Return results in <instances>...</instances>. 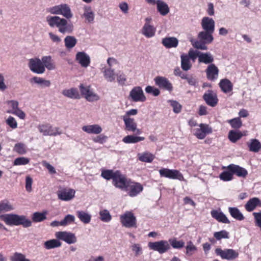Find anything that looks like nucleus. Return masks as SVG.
I'll list each match as a JSON object with an SVG mask.
<instances>
[{
	"mask_svg": "<svg viewBox=\"0 0 261 261\" xmlns=\"http://www.w3.org/2000/svg\"><path fill=\"white\" fill-rule=\"evenodd\" d=\"M29 67L32 72L37 74H42L45 70L42 60L38 58L31 59L29 60Z\"/></svg>",
	"mask_w": 261,
	"mask_h": 261,
	"instance_id": "9",
	"label": "nucleus"
},
{
	"mask_svg": "<svg viewBox=\"0 0 261 261\" xmlns=\"http://www.w3.org/2000/svg\"><path fill=\"white\" fill-rule=\"evenodd\" d=\"M82 130L88 134H99L102 132V129L98 124H92L83 126Z\"/></svg>",
	"mask_w": 261,
	"mask_h": 261,
	"instance_id": "25",
	"label": "nucleus"
},
{
	"mask_svg": "<svg viewBox=\"0 0 261 261\" xmlns=\"http://www.w3.org/2000/svg\"><path fill=\"white\" fill-rule=\"evenodd\" d=\"M199 126L200 128L196 129L194 134L198 139H203L207 134L212 133V129L208 124L201 123Z\"/></svg>",
	"mask_w": 261,
	"mask_h": 261,
	"instance_id": "14",
	"label": "nucleus"
},
{
	"mask_svg": "<svg viewBox=\"0 0 261 261\" xmlns=\"http://www.w3.org/2000/svg\"><path fill=\"white\" fill-rule=\"evenodd\" d=\"M41 60L44 67H46L48 70H51L55 69L56 66L50 56L43 57Z\"/></svg>",
	"mask_w": 261,
	"mask_h": 261,
	"instance_id": "36",
	"label": "nucleus"
},
{
	"mask_svg": "<svg viewBox=\"0 0 261 261\" xmlns=\"http://www.w3.org/2000/svg\"><path fill=\"white\" fill-rule=\"evenodd\" d=\"M13 150L19 154H24L27 151L26 145L22 143H16L14 147Z\"/></svg>",
	"mask_w": 261,
	"mask_h": 261,
	"instance_id": "53",
	"label": "nucleus"
},
{
	"mask_svg": "<svg viewBox=\"0 0 261 261\" xmlns=\"http://www.w3.org/2000/svg\"><path fill=\"white\" fill-rule=\"evenodd\" d=\"M186 249V255L188 256H192L193 253L197 251V247L191 241H190L187 242Z\"/></svg>",
	"mask_w": 261,
	"mask_h": 261,
	"instance_id": "55",
	"label": "nucleus"
},
{
	"mask_svg": "<svg viewBox=\"0 0 261 261\" xmlns=\"http://www.w3.org/2000/svg\"><path fill=\"white\" fill-rule=\"evenodd\" d=\"M168 242L170 243V245L174 249H180L185 246V242L183 240L178 241L176 238L170 239L169 240Z\"/></svg>",
	"mask_w": 261,
	"mask_h": 261,
	"instance_id": "51",
	"label": "nucleus"
},
{
	"mask_svg": "<svg viewBox=\"0 0 261 261\" xmlns=\"http://www.w3.org/2000/svg\"><path fill=\"white\" fill-rule=\"evenodd\" d=\"M206 43H205L202 40H197L194 42V43L193 44V46L198 49L201 50H206L207 49V46H206Z\"/></svg>",
	"mask_w": 261,
	"mask_h": 261,
	"instance_id": "61",
	"label": "nucleus"
},
{
	"mask_svg": "<svg viewBox=\"0 0 261 261\" xmlns=\"http://www.w3.org/2000/svg\"><path fill=\"white\" fill-rule=\"evenodd\" d=\"M42 164L43 167L48 170V171L50 174H54L56 173L55 168L46 161H43L42 162Z\"/></svg>",
	"mask_w": 261,
	"mask_h": 261,
	"instance_id": "63",
	"label": "nucleus"
},
{
	"mask_svg": "<svg viewBox=\"0 0 261 261\" xmlns=\"http://www.w3.org/2000/svg\"><path fill=\"white\" fill-rule=\"evenodd\" d=\"M227 122L234 129H239L242 126V121L240 117L228 120Z\"/></svg>",
	"mask_w": 261,
	"mask_h": 261,
	"instance_id": "52",
	"label": "nucleus"
},
{
	"mask_svg": "<svg viewBox=\"0 0 261 261\" xmlns=\"http://www.w3.org/2000/svg\"><path fill=\"white\" fill-rule=\"evenodd\" d=\"M138 156L139 161L145 163H151L155 158L154 154L148 151L139 153Z\"/></svg>",
	"mask_w": 261,
	"mask_h": 261,
	"instance_id": "31",
	"label": "nucleus"
},
{
	"mask_svg": "<svg viewBox=\"0 0 261 261\" xmlns=\"http://www.w3.org/2000/svg\"><path fill=\"white\" fill-rule=\"evenodd\" d=\"M215 253L220 256L223 259L229 260H233L239 256V253L232 249H225L222 250L217 248L215 249Z\"/></svg>",
	"mask_w": 261,
	"mask_h": 261,
	"instance_id": "7",
	"label": "nucleus"
},
{
	"mask_svg": "<svg viewBox=\"0 0 261 261\" xmlns=\"http://www.w3.org/2000/svg\"><path fill=\"white\" fill-rule=\"evenodd\" d=\"M203 99L207 105L212 107H215L218 102L217 94L212 90H207L203 94Z\"/></svg>",
	"mask_w": 261,
	"mask_h": 261,
	"instance_id": "13",
	"label": "nucleus"
},
{
	"mask_svg": "<svg viewBox=\"0 0 261 261\" xmlns=\"http://www.w3.org/2000/svg\"><path fill=\"white\" fill-rule=\"evenodd\" d=\"M76 216L80 221L85 224L89 223L91 219V215L83 211H77Z\"/></svg>",
	"mask_w": 261,
	"mask_h": 261,
	"instance_id": "43",
	"label": "nucleus"
},
{
	"mask_svg": "<svg viewBox=\"0 0 261 261\" xmlns=\"http://www.w3.org/2000/svg\"><path fill=\"white\" fill-rule=\"evenodd\" d=\"M14 207L10 202L5 199L0 202V213L13 210Z\"/></svg>",
	"mask_w": 261,
	"mask_h": 261,
	"instance_id": "47",
	"label": "nucleus"
},
{
	"mask_svg": "<svg viewBox=\"0 0 261 261\" xmlns=\"http://www.w3.org/2000/svg\"><path fill=\"white\" fill-rule=\"evenodd\" d=\"M125 125V129L128 132H136L137 134H141L140 129L137 128V123L132 118L122 117Z\"/></svg>",
	"mask_w": 261,
	"mask_h": 261,
	"instance_id": "16",
	"label": "nucleus"
},
{
	"mask_svg": "<svg viewBox=\"0 0 261 261\" xmlns=\"http://www.w3.org/2000/svg\"><path fill=\"white\" fill-rule=\"evenodd\" d=\"M31 83H36L40 85L42 87H49L51 83L50 81L45 80L40 77L34 76L30 79Z\"/></svg>",
	"mask_w": 261,
	"mask_h": 261,
	"instance_id": "34",
	"label": "nucleus"
},
{
	"mask_svg": "<svg viewBox=\"0 0 261 261\" xmlns=\"http://www.w3.org/2000/svg\"><path fill=\"white\" fill-rule=\"evenodd\" d=\"M0 219L10 226L22 225L23 227H29L32 225V222L24 215L10 214L0 215Z\"/></svg>",
	"mask_w": 261,
	"mask_h": 261,
	"instance_id": "1",
	"label": "nucleus"
},
{
	"mask_svg": "<svg viewBox=\"0 0 261 261\" xmlns=\"http://www.w3.org/2000/svg\"><path fill=\"white\" fill-rule=\"evenodd\" d=\"M230 165V171L232 172L233 175L234 174L240 177H246L248 171L246 169L233 164H231Z\"/></svg>",
	"mask_w": 261,
	"mask_h": 261,
	"instance_id": "20",
	"label": "nucleus"
},
{
	"mask_svg": "<svg viewBox=\"0 0 261 261\" xmlns=\"http://www.w3.org/2000/svg\"><path fill=\"white\" fill-rule=\"evenodd\" d=\"M120 222L126 228H137V221L134 214L132 211H126L120 216Z\"/></svg>",
	"mask_w": 261,
	"mask_h": 261,
	"instance_id": "3",
	"label": "nucleus"
},
{
	"mask_svg": "<svg viewBox=\"0 0 261 261\" xmlns=\"http://www.w3.org/2000/svg\"><path fill=\"white\" fill-rule=\"evenodd\" d=\"M230 165L222 167V169H225L226 170L221 172L219 175V177L221 180L224 181H228L233 179V176L232 172L230 171Z\"/></svg>",
	"mask_w": 261,
	"mask_h": 261,
	"instance_id": "27",
	"label": "nucleus"
},
{
	"mask_svg": "<svg viewBox=\"0 0 261 261\" xmlns=\"http://www.w3.org/2000/svg\"><path fill=\"white\" fill-rule=\"evenodd\" d=\"M128 188H129L128 194L130 197L136 196L143 190L142 185L139 182H129Z\"/></svg>",
	"mask_w": 261,
	"mask_h": 261,
	"instance_id": "21",
	"label": "nucleus"
},
{
	"mask_svg": "<svg viewBox=\"0 0 261 261\" xmlns=\"http://www.w3.org/2000/svg\"><path fill=\"white\" fill-rule=\"evenodd\" d=\"M80 89L81 94L84 95L88 101H93L98 99V96L96 94H94L90 90L89 86L85 87L83 84H81Z\"/></svg>",
	"mask_w": 261,
	"mask_h": 261,
	"instance_id": "18",
	"label": "nucleus"
},
{
	"mask_svg": "<svg viewBox=\"0 0 261 261\" xmlns=\"http://www.w3.org/2000/svg\"><path fill=\"white\" fill-rule=\"evenodd\" d=\"M228 211L231 216L237 220L242 221L245 219L243 215L237 207H230Z\"/></svg>",
	"mask_w": 261,
	"mask_h": 261,
	"instance_id": "33",
	"label": "nucleus"
},
{
	"mask_svg": "<svg viewBox=\"0 0 261 261\" xmlns=\"http://www.w3.org/2000/svg\"><path fill=\"white\" fill-rule=\"evenodd\" d=\"M162 43L167 48L176 47L178 44V41L175 37H165L162 39Z\"/></svg>",
	"mask_w": 261,
	"mask_h": 261,
	"instance_id": "28",
	"label": "nucleus"
},
{
	"mask_svg": "<svg viewBox=\"0 0 261 261\" xmlns=\"http://www.w3.org/2000/svg\"><path fill=\"white\" fill-rule=\"evenodd\" d=\"M75 218L74 216L71 215H67L65 217L64 219L61 221V226H66L73 223L74 221Z\"/></svg>",
	"mask_w": 261,
	"mask_h": 261,
	"instance_id": "60",
	"label": "nucleus"
},
{
	"mask_svg": "<svg viewBox=\"0 0 261 261\" xmlns=\"http://www.w3.org/2000/svg\"><path fill=\"white\" fill-rule=\"evenodd\" d=\"M214 32L205 31L200 32L198 34V38L200 40H202L206 43H210L213 41L214 39L212 36V34Z\"/></svg>",
	"mask_w": 261,
	"mask_h": 261,
	"instance_id": "32",
	"label": "nucleus"
},
{
	"mask_svg": "<svg viewBox=\"0 0 261 261\" xmlns=\"http://www.w3.org/2000/svg\"><path fill=\"white\" fill-rule=\"evenodd\" d=\"M247 144L250 151L257 152L261 149V143L256 139H251L250 142L248 143Z\"/></svg>",
	"mask_w": 261,
	"mask_h": 261,
	"instance_id": "35",
	"label": "nucleus"
},
{
	"mask_svg": "<svg viewBox=\"0 0 261 261\" xmlns=\"http://www.w3.org/2000/svg\"><path fill=\"white\" fill-rule=\"evenodd\" d=\"M156 85L160 88L171 92L173 90V86L169 81L165 77L158 76L154 79Z\"/></svg>",
	"mask_w": 261,
	"mask_h": 261,
	"instance_id": "15",
	"label": "nucleus"
},
{
	"mask_svg": "<svg viewBox=\"0 0 261 261\" xmlns=\"http://www.w3.org/2000/svg\"><path fill=\"white\" fill-rule=\"evenodd\" d=\"M181 67L185 71L190 70L192 67L189 57L187 54H182L181 55Z\"/></svg>",
	"mask_w": 261,
	"mask_h": 261,
	"instance_id": "37",
	"label": "nucleus"
},
{
	"mask_svg": "<svg viewBox=\"0 0 261 261\" xmlns=\"http://www.w3.org/2000/svg\"><path fill=\"white\" fill-rule=\"evenodd\" d=\"M100 220L105 222H109L112 219V216L107 210H103L99 212Z\"/></svg>",
	"mask_w": 261,
	"mask_h": 261,
	"instance_id": "54",
	"label": "nucleus"
},
{
	"mask_svg": "<svg viewBox=\"0 0 261 261\" xmlns=\"http://www.w3.org/2000/svg\"><path fill=\"white\" fill-rule=\"evenodd\" d=\"M103 72L105 78L108 82H112L115 81V74L113 69H112L111 68H107L105 69Z\"/></svg>",
	"mask_w": 261,
	"mask_h": 261,
	"instance_id": "50",
	"label": "nucleus"
},
{
	"mask_svg": "<svg viewBox=\"0 0 261 261\" xmlns=\"http://www.w3.org/2000/svg\"><path fill=\"white\" fill-rule=\"evenodd\" d=\"M156 28L148 23H145L142 29V33L147 38H151L154 36Z\"/></svg>",
	"mask_w": 261,
	"mask_h": 261,
	"instance_id": "26",
	"label": "nucleus"
},
{
	"mask_svg": "<svg viewBox=\"0 0 261 261\" xmlns=\"http://www.w3.org/2000/svg\"><path fill=\"white\" fill-rule=\"evenodd\" d=\"M75 194V191L70 188H62L57 191L58 197L63 201H69L72 199Z\"/></svg>",
	"mask_w": 261,
	"mask_h": 261,
	"instance_id": "10",
	"label": "nucleus"
},
{
	"mask_svg": "<svg viewBox=\"0 0 261 261\" xmlns=\"http://www.w3.org/2000/svg\"><path fill=\"white\" fill-rule=\"evenodd\" d=\"M211 214L213 218L219 222L225 224H229L230 223L226 216L220 210H213L211 211Z\"/></svg>",
	"mask_w": 261,
	"mask_h": 261,
	"instance_id": "22",
	"label": "nucleus"
},
{
	"mask_svg": "<svg viewBox=\"0 0 261 261\" xmlns=\"http://www.w3.org/2000/svg\"><path fill=\"white\" fill-rule=\"evenodd\" d=\"M61 245V243L58 240L52 239L45 242L44 247L45 249L49 250L60 247Z\"/></svg>",
	"mask_w": 261,
	"mask_h": 261,
	"instance_id": "46",
	"label": "nucleus"
},
{
	"mask_svg": "<svg viewBox=\"0 0 261 261\" xmlns=\"http://www.w3.org/2000/svg\"><path fill=\"white\" fill-rule=\"evenodd\" d=\"M145 138L143 137L135 136L134 135H127L124 137L122 141L125 143H136L141 141H143Z\"/></svg>",
	"mask_w": 261,
	"mask_h": 261,
	"instance_id": "40",
	"label": "nucleus"
},
{
	"mask_svg": "<svg viewBox=\"0 0 261 261\" xmlns=\"http://www.w3.org/2000/svg\"><path fill=\"white\" fill-rule=\"evenodd\" d=\"M243 136V135L241 131L231 130L228 133V138L232 143H236Z\"/></svg>",
	"mask_w": 261,
	"mask_h": 261,
	"instance_id": "38",
	"label": "nucleus"
},
{
	"mask_svg": "<svg viewBox=\"0 0 261 261\" xmlns=\"http://www.w3.org/2000/svg\"><path fill=\"white\" fill-rule=\"evenodd\" d=\"M62 93L64 96L71 98L79 99L80 98L79 93L75 88L64 90L63 91Z\"/></svg>",
	"mask_w": 261,
	"mask_h": 261,
	"instance_id": "42",
	"label": "nucleus"
},
{
	"mask_svg": "<svg viewBox=\"0 0 261 261\" xmlns=\"http://www.w3.org/2000/svg\"><path fill=\"white\" fill-rule=\"evenodd\" d=\"M168 102L173 108V110L174 113L177 114L180 112L182 107L178 102L173 100H170Z\"/></svg>",
	"mask_w": 261,
	"mask_h": 261,
	"instance_id": "59",
	"label": "nucleus"
},
{
	"mask_svg": "<svg viewBox=\"0 0 261 261\" xmlns=\"http://www.w3.org/2000/svg\"><path fill=\"white\" fill-rule=\"evenodd\" d=\"M6 123L12 128L14 129L17 127V123L14 118L9 116L6 120Z\"/></svg>",
	"mask_w": 261,
	"mask_h": 261,
	"instance_id": "64",
	"label": "nucleus"
},
{
	"mask_svg": "<svg viewBox=\"0 0 261 261\" xmlns=\"http://www.w3.org/2000/svg\"><path fill=\"white\" fill-rule=\"evenodd\" d=\"M219 85L222 91L225 93L230 92L232 90L233 85L231 82L227 79L221 80Z\"/></svg>",
	"mask_w": 261,
	"mask_h": 261,
	"instance_id": "29",
	"label": "nucleus"
},
{
	"mask_svg": "<svg viewBox=\"0 0 261 261\" xmlns=\"http://www.w3.org/2000/svg\"><path fill=\"white\" fill-rule=\"evenodd\" d=\"M116 174V170L114 171L113 170L105 169L101 171V176L106 180H109L112 179V180H113Z\"/></svg>",
	"mask_w": 261,
	"mask_h": 261,
	"instance_id": "48",
	"label": "nucleus"
},
{
	"mask_svg": "<svg viewBox=\"0 0 261 261\" xmlns=\"http://www.w3.org/2000/svg\"><path fill=\"white\" fill-rule=\"evenodd\" d=\"M214 237L217 240H220L222 239H228L229 233L225 230L215 232L214 233Z\"/></svg>",
	"mask_w": 261,
	"mask_h": 261,
	"instance_id": "57",
	"label": "nucleus"
},
{
	"mask_svg": "<svg viewBox=\"0 0 261 261\" xmlns=\"http://www.w3.org/2000/svg\"><path fill=\"white\" fill-rule=\"evenodd\" d=\"M61 10L60 14L69 19L72 17L73 14L69 6L67 4L60 5Z\"/></svg>",
	"mask_w": 261,
	"mask_h": 261,
	"instance_id": "39",
	"label": "nucleus"
},
{
	"mask_svg": "<svg viewBox=\"0 0 261 261\" xmlns=\"http://www.w3.org/2000/svg\"><path fill=\"white\" fill-rule=\"evenodd\" d=\"M219 69L214 64L209 65L205 70L207 79L211 81H214L218 76Z\"/></svg>",
	"mask_w": 261,
	"mask_h": 261,
	"instance_id": "17",
	"label": "nucleus"
},
{
	"mask_svg": "<svg viewBox=\"0 0 261 261\" xmlns=\"http://www.w3.org/2000/svg\"><path fill=\"white\" fill-rule=\"evenodd\" d=\"M159 171L161 177L173 179H178L180 181L185 180L183 175L177 170L162 168L159 170Z\"/></svg>",
	"mask_w": 261,
	"mask_h": 261,
	"instance_id": "6",
	"label": "nucleus"
},
{
	"mask_svg": "<svg viewBox=\"0 0 261 261\" xmlns=\"http://www.w3.org/2000/svg\"><path fill=\"white\" fill-rule=\"evenodd\" d=\"M156 5L158 11L162 16H165L169 12V8L165 2L161 0H157Z\"/></svg>",
	"mask_w": 261,
	"mask_h": 261,
	"instance_id": "30",
	"label": "nucleus"
},
{
	"mask_svg": "<svg viewBox=\"0 0 261 261\" xmlns=\"http://www.w3.org/2000/svg\"><path fill=\"white\" fill-rule=\"evenodd\" d=\"M129 98L134 102H144L146 100L143 91L140 86H136L130 90Z\"/></svg>",
	"mask_w": 261,
	"mask_h": 261,
	"instance_id": "8",
	"label": "nucleus"
},
{
	"mask_svg": "<svg viewBox=\"0 0 261 261\" xmlns=\"http://www.w3.org/2000/svg\"><path fill=\"white\" fill-rule=\"evenodd\" d=\"M65 46L67 48H72L75 46L77 43L76 39L72 36H67L64 39Z\"/></svg>",
	"mask_w": 261,
	"mask_h": 261,
	"instance_id": "49",
	"label": "nucleus"
},
{
	"mask_svg": "<svg viewBox=\"0 0 261 261\" xmlns=\"http://www.w3.org/2000/svg\"><path fill=\"white\" fill-rule=\"evenodd\" d=\"M11 261H30L29 259L25 258L24 254L15 252L12 256L10 257Z\"/></svg>",
	"mask_w": 261,
	"mask_h": 261,
	"instance_id": "56",
	"label": "nucleus"
},
{
	"mask_svg": "<svg viewBox=\"0 0 261 261\" xmlns=\"http://www.w3.org/2000/svg\"><path fill=\"white\" fill-rule=\"evenodd\" d=\"M202 29L205 31L214 32L215 30V21L210 17H204L201 21Z\"/></svg>",
	"mask_w": 261,
	"mask_h": 261,
	"instance_id": "23",
	"label": "nucleus"
},
{
	"mask_svg": "<svg viewBox=\"0 0 261 261\" xmlns=\"http://www.w3.org/2000/svg\"><path fill=\"white\" fill-rule=\"evenodd\" d=\"M39 131L42 133L44 136H56L59 134L58 133L59 128L53 127L49 123L39 124L38 126Z\"/></svg>",
	"mask_w": 261,
	"mask_h": 261,
	"instance_id": "11",
	"label": "nucleus"
},
{
	"mask_svg": "<svg viewBox=\"0 0 261 261\" xmlns=\"http://www.w3.org/2000/svg\"><path fill=\"white\" fill-rule=\"evenodd\" d=\"M200 54V51L194 50L192 49H190L188 52V57H189V59H191L193 62H194L197 58H199V56Z\"/></svg>",
	"mask_w": 261,
	"mask_h": 261,
	"instance_id": "62",
	"label": "nucleus"
},
{
	"mask_svg": "<svg viewBox=\"0 0 261 261\" xmlns=\"http://www.w3.org/2000/svg\"><path fill=\"white\" fill-rule=\"evenodd\" d=\"M30 162V159L25 157H19L16 158L13 163L15 166L25 165Z\"/></svg>",
	"mask_w": 261,
	"mask_h": 261,
	"instance_id": "58",
	"label": "nucleus"
},
{
	"mask_svg": "<svg viewBox=\"0 0 261 261\" xmlns=\"http://www.w3.org/2000/svg\"><path fill=\"white\" fill-rule=\"evenodd\" d=\"M56 237L57 239L63 240L69 244L75 243L77 241L74 233L67 231L57 232Z\"/></svg>",
	"mask_w": 261,
	"mask_h": 261,
	"instance_id": "12",
	"label": "nucleus"
},
{
	"mask_svg": "<svg viewBox=\"0 0 261 261\" xmlns=\"http://www.w3.org/2000/svg\"><path fill=\"white\" fill-rule=\"evenodd\" d=\"M261 207V201L257 197L250 199L245 205V208L247 212L253 211L256 207Z\"/></svg>",
	"mask_w": 261,
	"mask_h": 261,
	"instance_id": "24",
	"label": "nucleus"
},
{
	"mask_svg": "<svg viewBox=\"0 0 261 261\" xmlns=\"http://www.w3.org/2000/svg\"><path fill=\"white\" fill-rule=\"evenodd\" d=\"M75 59L83 67L86 68L90 64L89 56L83 51L78 52L76 55Z\"/></svg>",
	"mask_w": 261,
	"mask_h": 261,
	"instance_id": "19",
	"label": "nucleus"
},
{
	"mask_svg": "<svg viewBox=\"0 0 261 261\" xmlns=\"http://www.w3.org/2000/svg\"><path fill=\"white\" fill-rule=\"evenodd\" d=\"M47 211L41 212H35L33 214L32 219L34 222H40L46 219Z\"/></svg>",
	"mask_w": 261,
	"mask_h": 261,
	"instance_id": "44",
	"label": "nucleus"
},
{
	"mask_svg": "<svg viewBox=\"0 0 261 261\" xmlns=\"http://www.w3.org/2000/svg\"><path fill=\"white\" fill-rule=\"evenodd\" d=\"M199 62L203 63L206 64L212 63L214 61L213 56L209 53H200L198 59Z\"/></svg>",
	"mask_w": 261,
	"mask_h": 261,
	"instance_id": "45",
	"label": "nucleus"
},
{
	"mask_svg": "<svg viewBox=\"0 0 261 261\" xmlns=\"http://www.w3.org/2000/svg\"><path fill=\"white\" fill-rule=\"evenodd\" d=\"M83 16L85 18L87 22L92 23L93 22L94 14L90 7H85Z\"/></svg>",
	"mask_w": 261,
	"mask_h": 261,
	"instance_id": "41",
	"label": "nucleus"
},
{
	"mask_svg": "<svg viewBox=\"0 0 261 261\" xmlns=\"http://www.w3.org/2000/svg\"><path fill=\"white\" fill-rule=\"evenodd\" d=\"M46 21L50 27H57L61 33H71L73 30L72 23H68L66 19L59 16H47Z\"/></svg>",
	"mask_w": 261,
	"mask_h": 261,
	"instance_id": "2",
	"label": "nucleus"
},
{
	"mask_svg": "<svg viewBox=\"0 0 261 261\" xmlns=\"http://www.w3.org/2000/svg\"><path fill=\"white\" fill-rule=\"evenodd\" d=\"M149 248L151 250L158 252L160 254H163L170 249V245L168 241L161 240L154 242H150L148 244Z\"/></svg>",
	"mask_w": 261,
	"mask_h": 261,
	"instance_id": "5",
	"label": "nucleus"
},
{
	"mask_svg": "<svg viewBox=\"0 0 261 261\" xmlns=\"http://www.w3.org/2000/svg\"><path fill=\"white\" fill-rule=\"evenodd\" d=\"M129 182L130 180L128 179L125 174H122L120 170H116V175L112 180V184L116 188L122 190H126Z\"/></svg>",
	"mask_w": 261,
	"mask_h": 261,
	"instance_id": "4",
	"label": "nucleus"
}]
</instances>
